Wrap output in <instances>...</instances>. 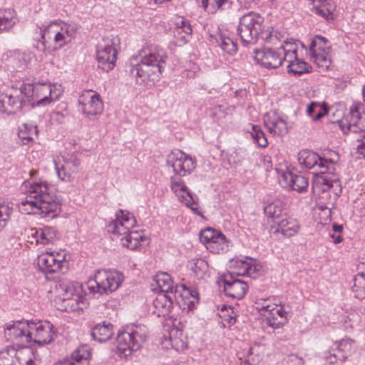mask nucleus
<instances>
[{"instance_id":"nucleus-1","label":"nucleus","mask_w":365,"mask_h":365,"mask_svg":"<svg viewBox=\"0 0 365 365\" xmlns=\"http://www.w3.org/2000/svg\"><path fill=\"white\" fill-rule=\"evenodd\" d=\"M28 188L27 195L19 204L20 211L26 215H39L42 217L53 218L60 211L61 205L53 192V188L46 181L23 183Z\"/></svg>"},{"instance_id":"nucleus-2","label":"nucleus","mask_w":365,"mask_h":365,"mask_svg":"<svg viewBox=\"0 0 365 365\" xmlns=\"http://www.w3.org/2000/svg\"><path fill=\"white\" fill-rule=\"evenodd\" d=\"M137 58L139 60L130 71L136 82L153 85L158 81L168 60L166 51L159 46L150 45L139 51Z\"/></svg>"},{"instance_id":"nucleus-3","label":"nucleus","mask_w":365,"mask_h":365,"mask_svg":"<svg viewBox=\"0 0 365 365\" xmlns=\"http://www.w3.org/2000/svg\"><path fill=\"white\" fill-rule=\"evenodd\" d=\"M78 29V25L74 22L53 21L46 26H37L33 39L37 42L36 48L41 51L51 48L58 49L70 43L75 38Z\"/></svg>"},{"instance_id":"nucleus-4","label":"nucleus","mask_w":365,"mask_h":365,"mask_svg":"<svg viewBox=\"0 0 365 365\" xmlns=\"http://www.w3.org/2000/svg\"><path fill=\"white\" fill-rule=\"evenodd\" d=\"M116 219L110 222L107 226V230L117 238L120 237L122 245L130 250H135L140 245L144 237L138 232H130L135 223V219L128 212L118 210L116 212Z\"/></svg>"},{"instance_id":"nucleus-5","label":"nucleus","mask_w":365,"mask_h":365,"mask_svg":"<svg viewBox=\"0 0 365 365\" xmlns=\"http://www.w3.org/2000/svg\"><path fill=\"white\" fill-rule=\"evenodd\" d=\"M55 292L67 312H81L87 306L86 298L81 295L82 287L78 282L61 281L56 284Z\"/></svg>"},{"instance_id":"nucleus-6","label":"nucleus","mask_w":365,"mask_h":365,"mask_svg":"<svg viewBox=\"0 0 365 365\" xmlns=\"http://www.w3.org/2000/svg\"><path fill=\"white\" fill-rule=\"evenodd\" d=\"M21 86L26 104L36 103L37 106H45L57 101L62 93L59 86L50 83H21Z\"/></svg>"},{"instance_id":"nucleus-7","label":"nucleus","mask_w":365,"mask_h":365,"mask_svg":"<svg viewBox=\"0 0 365 365\" xmlns=\"http://www.w3.org/2000/svg\"><path fill=\"white\" fill-rule=\"evenodd\" d=\"M148 334L144 325H135L127 331H120L115 340V351L121 357L129 356L132 351L138 350L145 341Z\"/></svg>"},{"instance_id":"nucleus-8","label":"nucleus","mask_w":365,"mask_h":365,"mask_svg":"<svg viewBox=\"0 0 365 365\" xmlns=\"http://www.w3.org/2000/svg\"><path fill=\"white\" fill-rule=\"evenodd\" d=\"M124 280L122 272L116 270H98L94 279L87 282V287L91 293L100 294H109L116 291Z\"/></svg>"},{"instance_id":"nucleus-9","label":"nucleus","mask_w":365,"mask_h":365,"mask_svg":"<svg viewBox=\"0 0 365 365\" xmlns=\"http://www.w3.org/2000/svg\"><path fill=\"white\" fill-rule=\"evenodd\" d=\"M264 22V17L255 12H249L240 18L237 31L245 46L255 43L259 38L266 28Z\"/></svg>"},{"instance_id":"nucleus-10","label":"nucleus","mask_w":365,"mask_h":365,"mask_svg":"<svg viewBox=\"0 0 365 365\" xmlns=\"http://www.w3.org/2000/svg\"><path fill=\"white\" fill-rule=\"evenodd\" d=\"M155 284H152L153 289H159L160 293L168 294H174L175 299L178 298H188L189 296L195 297L197 295L195 291H192L184 284L173 286V282L170 276L165 272H160L155 276L153 279Z\"/></svg>"},{"instance_id":"nucleus-11","label":"nucleus","mask_w":365,"mask_h":365,"mask_svg":"<svg viewBox=\"0 0 365 365\" xmlns=\"http://www.w3.org/2000/svg\"><path fill=\"white\" fill-rule=\"evenodd\" d=\"M25 105L26 104L21 84L13 85L0 94V112L3 113H15Z\"/></svg>"},{"instance_id":"nucleus-12","label":"nucleus","mask_w":365,"mask_h":365,"mask_svg":"<svg viewBox=\"0 0 365 365\" xmlns=\"http://www.w3.org/2000/svg\"><path fill=\"white\" fill-rule=\"evenodd\" d=\"M117 55L113 38H103L97 45L96 59L101 69L106 71L112 70L115 66Z\"/></svg>"},{"instance_id":"nucleus-13","label":"nucleus","mask_w":365,"mask_h":365,"mask_svg":"<svg viewBox=\"0 0 365 365\" xmlns=\"http://www.w3.org/2000/svg\"><path fill=\"white\" fill-rule=\"evenodd\" d=\"M331 44L324 37L316 36L309 46V53L315 63L323 71H327L331 64Z\"/></svg>"},{"instance_id":"nucleus-14","label":"nucleus","mask_w":365,"mask_h":365,"mask_svg":"<svg viewBox=\"0 0 365 365\" xmlns=\"http://www.w3.org/2000/svg\"><path fill=\"white\" fill-rule=\"evenodd\" d=\"M78 110L88 118L100 115L103 111L100 95L92 90L83 91L78 98Z\"/></svg>"},{"instance_id":"nucleus-15","label":"nucleus","mask_w":365,"mask_h":365,"mask_svg":"<svg viewBox=\"0 0 365 365\" xmlns=\"http://www.w3.org/2000/svg\"><path fill=\"white\" fill-rule=\"evenodd\" d=\"M298 161L300 165L306 169H314V173L319 169H324L323 172L335 171V161L331 159L323 158L317 153L309 150H302L298 153Z\"/></svg>"},{"instance_id":"nucleus-16","label":"nucleus","mask_w":365,"mask_h":365,"mask_svg":"<svg viewBox=\"0 0 365 365\" xmlns=\"http://www.w3.org/2000/svg\"><path fill=\"white\" fill-rule=\"evenodd\" d=\"M167 163L180 176L190 174L196 167L195 160L180 150L172 151L168 156Z\"/></svg>"},{"instance_id":"nucleus-17","label":"nucleus","mask_w":365,"mask_h":365,"mask_svg":"<svg viewBox=\"0 0 365 365\" xmlns=\"http://www.w3.org/2000/svg\"><path fill=\"white\" fill-rule=\"evenodd\" d=\"M362 107L360 103L351 107L349 115L339 122V127L344 134L365 132V115H361Z\"/></svg>"},{"instance_id":"nucleus-18","label":"nucleus","mask_w":365,"mask_h":365,"mask_svg":"<svg viewBox=\"0 0 365 365\" xmlns=\"http://www.w3.org/2000/svg\"><path fill=\"white\" fill-rule=\"evenodd\" d=\"M29 342L47 344L51 343L56 335L53 326L48 322H29Z\"/></svg>"},{"instance_id":"nucleus-19","label":"nucleus","mask_w":365,"mask_h":365,"mask_svg":"<svg viewBox=\"0 0 365 365\" xmlns=\"http://www.w3.org/2000/svg\"><path fill=\"white\" fill-rule=\"evenodd\" d=\"M219 283L223 284L226 296L232 299L243 298L248 289L247 282L235 278L231 273L222 275Z\"/></svg>"},{"instance_id":"nucleus-20","label":"nucleus","mask_w":365,"mask_h":365,"mask_svg":"<svg viewBox=\"0 0 365 365\" xmlns=\"http://www.w3.org/2000/svg\"><path fill=\"white\" fill-rule=\"evenodd\" d=\"M80 160L74 155L58 158L55 161V166L58 178L66 182H69L73 175L78 172Z\"/></svg>"},{"instance_id":"nucleus-21","label":"nucleus","mask_w":365,"mask_h":365,"mask_svg":"<svg viewBox=\"0 0 365 365\" xmlns=\"http://www.w3.org/2000/svg\"><path fill=\"white\" fill-rule=\"evenodd\" d=\"M29 322L17 321L9 324L4 330V335L7 340L17 341L24 346L29 342Z\"/></svg>"},{"instance_id":"nucleus-22","label":"nucleus","mask_w":365,"mask_h":365,"mask_svg":"<svg viewBox=\"0 0 365 365\" xmlns=\"http://www.w3.org/2000/svg\"><path fill=\"white\" fill-rule=\"evenodd\" d=\"M279 182L282 187L298 192L307 191L309 185L308 180L305 177L290 171L282 173L279 178Z\"/></svg>"},{"instance_id":"nucleus-23","label":"nucleus","mask_w":365,"mask_h":365,"mask_svg":"<svg viewBox=\"0 0 365 365\" xmlns=\"http://www.w3.org/2000/svg\"><path fill=\"white\" fill-rule=\"evenodd\" d=\"M58 254L54 255L53 252L46 251L37 257V265L39 269L46 274L56 273L61 269L63 260L58 259Z\"/></svg>"},{"instance_id":"nucleus-24","label":"nucleus","mask_w":365,"mask_h":365,"mask_svg":"<svg viewBox=\"0 0 365 365\" xmlns=\"http://www.w3.org/2000/svg\"><path fill=\"white\" fill-rule=\"evenodd\" d=\"M282 53L279 48H264L256 52V59L267 68H277L282 64Z\"/></svg>"},{"instance_id":"nucleus-25","label":"nucleus","mask_w":365,"mask_h":365,"mask_svg":"<svg viewBox=\"0 0 365 365\" xmlns=\"http://www.w3.org/2000/svg\"><path fill=\"white\" fill-rule=\"evenodd\" d=\"M266 324L274 329H279L287 322V313L281 305L274 304L268 312L262 313Z\"/></svg>"},{"instance_id":"nucleus-26","label":"nucleus","mask_w":365,"mask_h":365,"mask_svg":"<svg viewBox=\"0 0 365 365\" xmlns=\"http://www.w3.org/2000/svg\"><path fill=\"white\" fill-rule=\"evenodd\" d=\"M173 304L170 295L159 293L153 302V314L158 317L167 316L170 312Z\"/></svg>"},{"instance_id":"nucleus-27","label":"nucleus","mask_w":365,"mask_h":365,"mask_svg":"<svg viewBox=\"0 0 365 365\" xmlns=\"http://www.w3.org/2000/svg\"><path fill=\"white\" fill-rule=\"evenodd\" d=\"M90 357L88 347L82 346L72 353L70 359L58 361L53 365H88Z\"/></svg>"},{"instance_id":"nucleus-28","label":"nucleus","mask_w":365,"mask_h":365,"mask_svg":"<svg viewBox=\"0 0 365 365\" xmlns=\"http://www.w3.org/2000/svg\"><path fill=\"white\" fill-rule=\"evenodd\" d=\"M354 340L350 339H342L337 343L336 351L329 357V363L332 364L339 360L344 361L354 350Z\"/></svg>"},{"instance_id":"nucleus-29","label":"nucleus","mask_w":365,"mask_h":365,"mask_svg":"<svg viewBox=\"0 0 365 365\" xmlns=\"http://www.w3.org/2000/svg\"><path fill=\"white\" fill-rule=\"evenodd\" d=\"M34 58V53L30 51L20 52L15 51L11 53V61L13 63V66L16 70L24 71L31 66Z\"/></svg>"},{"instance_id":"nucleus-30","label":"nucleus","mask_w":365,"mask_h":365,"mask_svg":"<svg viewBox=\"0 0 365 365\" xmlns=\"http://www.w3.org/2000/svg\"><path fill=\"white\" fill-rule=\"evenodd\" d=\"M264 125L272 135H284L287 133V123L276 115H266L264 118Z\"/></svg>"},{"instance_id":"nucleus-31","label":"nucleus","mask_w":365,"mask_h":365,"mask_svg":"<svg viewBox=\"0 0 365 365\" xmlns=\"http://www.w3.org/2000/svg\"><path fill=\"white\" fill-rule=\"evenodd\" d=\"M113 334V325L105 322L96 325L91 332L93 339L100 342L106 341Z\"/></svg>"},{"instance_id":"nucleus-32","label":"nucleus","mask_w":365,"mask_h":365,"mask_svg":"<svg viewBox=\"0 0 365 365\" xmlns=\"http://www.w3.org/2000/svg\"><path fill=\"white\" fill-rule=\"evenodd\" d=\"M317 14L327 19H333L334 6L327 0H311Z\"/></svg>"},{"instance_id":"nucleus-33","label":"nucleus","mask_w":365,"mask_h":365,"mask_svg":"<svg viewBox=\"0 0 365 365\" xmlns=\"http://www.w3.org/2000/svg\"><path fill=\"white\" fill-rule=\"evenodd\" d=\"M214 38L217 45L226 53L233 55L237 53V42L230 37L224 34L220 33L217 34Z\"/></svg>"},{"instance_id":"nucleus-34","label":"nucleus","mask_w":365,"mask_h":365,"mask_svg":"<svg viewBox=\"0 0 365 365\" xmlns=\"http://www.w3.org/2000/svg\"><path fill=\"white\" fill-rule=\"evenodd\" d=\"M34 354L32 349L27 346L19 349L15 348V365H32Z\"/></svg>"},{"instance_id":"nucleus-35","label":"nucleus","mask_w":365,"mask_h":365,"mask_svg":"<svg viewBox=\"0 0 365 365\" xmlns=\"http://www.w3.org/2000/svg\"><path fill=\"white\" fill-rule=\"evenodd\" d=\"M37 234L36 245H46L54 242L57 237V230L52 227H44L40 228Z\"/></svg>"},{"instance_id":"nucleus-36","label":"nucleus","mask_w":365,"mask_h":365,"mask_svg":"<svg viewBox=\"0 0 365 365\" xmlns=\"http://www.w3.org/2000/svg\"><path fill=\"white\" fill-rule=\"evenodd\" d=\"M277 225H278L277 231L286 237H292L299 232V224L294 220L283 219L277 222Z\"/></svg>"},{"instance_id":"nucleus-37","label":"nucleus","mask_w":365,"mask_h":365,"mask_svg":"<svg viewBox=\"0 0 365 365\" xmlns=\"http://www.w3.org/2000/svg\"><path fill=\"white\" fill-rule=\"evenodd\" d=\"M17 21L15 11L11 9L0 10V31L13 27Z\"/></svg>"},{"instance_id":"nucleus-38","label":"nucleus","mask_w":365,"mask_h":365,"mask_svg":"<svg viewBox=\"0 0 365 365\" xmlns=\"http://www.w3.org/2000/svg\"><path fill=\"white\" fill-rule=\"evenodd\" d=\"M324 169H319L318 172H315L314 183L316 185H322L329 188L333 186V182L336 180V178L334 175V172H323Z\"/></svg>"},{"instance_id":"nucleus-39","label":"nucleus","mask_w":365,"mask_h":365,"mask_svg":"<svg viewBox=\"0 0 365 365\" xmlns=\"http://www.w3.org/2000/svg\"><path fill=\"white\" fill-rule=\"evenodd\" d=\"M264 212L277 225V222H279L281 220L279 218L282 216L283 209L282 202L276 201L268 204L264 207Z\"/></svg>"},{"instance_id":"nucleus-40","label":"nucleus","mask_w":365,"mask_h":365,"mask_svg":"<svg viewBox=\"0 0 365 365\" xmlns=\"http://www.w3.org/2000/svg\"><path fill=\"white\" fill-rule=\"evenodd\" d=\"M207 247L212 252L225 253L228 250L229 245L225 236L220 233L217 235L215 240L211 242Z\"/></svg>"},{"instance_id":"nucleus-41","label":"nucleus","mask_w":365,"mask_h":365,"mask_svg":"<svg viewBox=\"0 0 365 365\" xmlns=\"http://www.w3.org/2000/svg\"><path fill=\"white\" fill-rule=\"evenodd\" d=\"M287 73L294 76H301L302 74L310 72L311 66L302 59H299L291 65H287Z\"/></svg>"},{"instance_id":"nucleus-42","label":"nucleus","mask_w":365,"mask_h":365,"mask_svg":"<svg viewBox=\"0 0 365 365\" xmlns=\"http://www.w3.org/2000/svg\"><path fill=\"white\" fill-rule=\"evenodd\" d=\"M14 212V205L11 202L0 204V232L6 226Z\"/></svg>"},{"instance_id":"nucleus-43","label":"nucleus","mask_w":365,"mask_h":365,"mask_svg":"<svg viewBox=\"0 0 365 365\" xmlns=\"http://www.w3.org/2000/svg\"><path fill=\"white\" fill-rule=\"evenodd\" d=\"M352 292L355 297L362 299L365 298V274L359 273L354 278V284L352 287Z\"/></svg>"},{"instance_id":"nucleus-44","label":"nucleus","mask_w":365,"mask_h":365,"mask_svg":"<svg viewBox=\"0 0 365 365\" xmlns=\"http://www.w3.org/2000/svg\"><path fill=\"white\" fill-rule=\"evenodd\" d=\"M24 128L19 132V137L24 141V143H28L34 140V137L38 135V129L36 125L31 124H24Z\"/></svg>"},{"instance_id":"nucleus-45","label":"nucleus","mask_w":365,"mask_h":365,"mask_svg":"<svg viewBox=\"0 0 365 365\" xmlns=\"http://www.w3.org/2000/svg\"><path fill=\"white\" fill-rule=\"evenodd\" d=\"M307 113L313 120H318L327 113V110L319 103L312 102L307 107Z\"/></svg>"},{"instance_id":"nucleus-46","label":"nucleus","mask_w":365,"mask_h":365,"mask_svg":"<svg viewBox=\"0 0 365 365\" xmlns=\"http://www.w3.org/2000/svg\"><path fill=\"white\" fill-rule=\"evenodd\" d=\"M15 348L7 346L0 351V365H15Z\"/></svg>"},{"instance_id":"nucleus-47","label":"nucleus","mask_w":365,"mask_h":365,"mask_svg":"<svg viewBox=\"0 0 365 365\" xmlns=\"http://www.w3.org/2000/svg\"><path fill=\"white\" fill-rule=\"evenodd\" d=\"M239 264V267L242 269V272H239L238 274L252 276L253 274L257 273L260 271L261 266L252 262H247L246 261L240 260L237 262Z\"/></svg>"},{"instance_id":"nucleus-48","label":"nucleus","mask_w":365,"mask_h":365,"mask_svg":"<svg viewBox=\"0 0 365 365\" xmlns=\"http://www.w3.org/2000/svg\"><path fill=\"white\" fill-rule=\"evenodd\" d=\"M250 134L255 141L259 147L265 148L268 145V141L264 132L259 125H252Z\"/></svg>"},{"instance_id":"nucleus-49","label":"nucleus","mask_w":365,"mask_h":365,"mask_svg":"<svg viewBox=\"0 0 365 365\" xmlns=\"http://www.w3.org/2000/svg\"><path fill=\"white\" fill-rule=\"evenodd\" d=\"M202 6L208 13L213 14L219 9H222L228 0H201Z\"/></svg>"},{"instance_id":"nucleus-50","label":"nucleus","mask_w":365,"mask_h":365,"mask_svg":"<svg viewBox=\"0 0 365 365\" xmlns=\"http://www.w3.org/2000/svg\"><path fill=\"white\" fill-rule=\"evenodd\" d=\"M187 267L197 275L204 273L207 269V263L202 259H193L189 261Z\"/></svg>"},{"instance_id":"nucleus-51","label":"nucleus","mask_w":365,"mask_h":365,"mask_svg":"<svg viewBox=\"0 0 365 365\" xmlns=\"http://www.w3.org/2000/svg\"><path fill=\"white\" fill-rule=\"evenodd\" d=\"M259 38L267 43L275 44L277 41H280L282 35L281 33L277 31H270L264 29Z\"/></svg>"},{"instance_id":"nucleus-52","label":"nucleus","mask_w":365,"mask_h":365,"mask_svg":"<svg viewBox=\"0 0 365 365\" xmlns=\"http://www.w3.org/2000/svg\"><path fill=\"white\" fill-rule=\"evenodd\" d=\"M221 232L216 231L215 230L207 227L200 232V241L207 245H210L211 242L215 240L217 235H220Z\"/></svg>"},{"instance_id":"nucleus-53","label":"nucleus","mask_w":365,"mask_h":365,"mask_svg":"<svg viewBox=\"0 0 365 365\" xmlns=\"http://www.w3.org/2000/svg\"><path fill=\"white\" fill-rule=\"evenodd\" d=\"M178 331L173 330L170 333V336L168 340L173 349L177 351H181L186 347V342L175 336V333L178 334Z\"/></svg>"},{"instance_id":"nucleus-54","label":"nucleus","mask_w":365,"mask_h":365,"mask_svg":"<svg viewBox=\"0 0 365 365\" xmlns=\"http://www.w3.org/2000/svg\"><path fill=\"white\" fill-rule=\"evenodd\" d=\"M176 31L178 34H180L181 31L184 32L186 35H190L192 32V29L190 22L184 18H180L177 20L176 23Z\"/></svg>"},{"instance_id":"nucleus-55","label":"nucleus","mask_w":365,"mask_h":365,"mask_svg":"<svg viewBox=\"0 0 365 365\" xmlns=\"http://www.w3.org/2000/svg\"><path fill=\"white\" fill-rule=\"evenodd\" d=\"M278 48L281 53L297 52V46L293 41V39L284 41L283 43Z\"/></svg>"},{"instance_id":"nucleus-56","label":"nucleus","mask_w":365,"mask_h":365,"mask_svg":"<svg viewBox=\"0 0 365 365\" xmlns=\"http://www.w3.org/2000/svg\"><path fill=\"white\" fill-rule=\"evenodd\" d=\"M283 365H303V360L297 355L291 354L284 359Z\"/></svg>"},{"instance_id":"nucleus-57","label":"nucleus","mask_w":365,"mask_h":365,"mask_svg":"<svg viewBox=\"0 0 365 365\" xmlns=\"http://www.w3.org/2000/svg\"><path fill=\"white\" fill-rule=\"evenodd\" d=\"M275 304H269L267 299H260V301L256 303L257 309L264 312H268V310L272 308V306H274Z\"/></svg>"},{"instance_id":"nucleus-58","label":"nucleus","mask_w":365,"mask_h":365,"mask_svg":"<svg viewBox=\"0 0 365 365\" xmlns=\"http://www.w3.org/2000/svg\"><path fill=\"white\" fill-rule=\"evenodd\" d=\"M282 62L284 61L287 62V65H291L297 61L299 58L298 57L297 52L290 53H282Z\"/></svg>"},{"instance_id":"nucleus-59","label":"nucleus","mask_w":365,"mask_h":365,"mask_svg":"<svg viewBox=\"0 0 365 365\" xmlns=\"http://www.w3.org/2000/svg\"><path fill=\"white\" fill-rule=\"evenodd\" d=\"M171 189L173 192H178V191L186 192L188 190L187 187L183 183L182 181H174L173 180L171 182Z\"/></svg>"},{"instance_id":"nucleus-60","label":"nucleus","mask_w":365,"mask_h":365,"mask_svg":"<svg viewBox=\"0 0 365 365\" xmlns=\"http://www.w3.org/2000/svg\"><path fill=\"white\" fill-rule=\"evenodd\" d=\"M40 228H30L28 230V238L29 239V242L31 243H34V242L36 243L37 240V234H38L40 232L38 230Z\"/></svg>"},{"instance_id":"nucleus-61","label":"nucleus","mask_w":365,"mask_h":365,"mask_svg":"<svg viewBox=\"0 0 365 365\" xmlns=\"http://www.w3.org/2000/svg\"><path fill=\"white\" fill-rule=\"evenodd\" d=\"M185 192L187 193V197L181 195L180 197H182V202H183L188 207H190L192 204V202L195 201L193 200V198L189 190H187Z\"/></svg>"},{"instance_id":"nucleus-62","label":"nucleus","mask_w":365,"mask_h":365,"mask_svg":"<svg viewBox=\"0 0 365 365\" xmlns=\"http://www.w3.org/2000/svg\"><path fill=\"white\" fill-rule=\"evenodd\" d=\"M362 135L360 139H357L359 144L357 148L359 149H365V132H362Z\"/></svg>"},{"instance_id":"nucleus-63","label":"nucleus","mask_w":365,"mask_h":365,"mask_svg":"<svg viewBox=\"0 0 365 365\" xmlns=\"http://www.w3.org/2000/svg\"><path fill=\"white\" fill-rule=\"evenodd\" d=\"M190 208L193 211V212L197 215H200L201 212L197 206L195 202H192V204L190 205Z\"/></svg>"},{"instance_id":"nucleus-64","label":"nucleus","mask_w":365,"mask_h":365,"mask_svg":"<svg viewBox=\"0 0 365 365\" xmlns=\"http://www.w3.org/2000/svg\"><path fill=\"white\" fill-rule=\"evenodd\" d=\"M332 230L335 232H337L338 234H339L343 230V226L341 225H338L336 223H334L332 225Z\"/></svg>"}]
</instances>
